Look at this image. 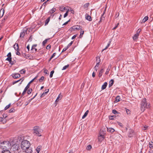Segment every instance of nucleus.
<instances>
[{
	"mask_svg": "<svg viewBox=\"0 0 153 153\" xmlns=\"http://www.w3.org/2000/svg\"><path fill=\"white\" fill-rule=\"evenodd\" d=\"M150 107V104L149 103L147 102L146 99H143L142 100L140 103V108L141 111L143 112L144 111L146 108H149Z\"/></svg>",
	"mask_w": 153,
	"mask_h": 153,
	"instance_id": "obj_1",
	"label": "nucleus"
},
{
	"mask_svg": "<svg viewBox=\"0 0 153 153\" xmlns=\"http://www.w3.org/2000/svg\"><path fill=\"white\" fill-rule=\"evenodd\" d=\"M30 143L27 140H24L21 143V147L23 150H26L27 148L30 147Z\"/></svg>",
	"mask_w": 153,
	"mask_h": 153,
	"instance_id": "obj_2",
	"label": "nucleus"
},
{
	"mask_svg": "<svg viewBox=\"0 0 153 153\" xmlns=\"http://www.w3.org/2000/svg\"><path fill=\"white\" fill-rule=\"evenodd\" d=\"M11 144L9 141H5L2 142L1 144V148L3 149L7 150L10 146Z\"/></svg>",
	"mask_w": 153,
	"mask_h": 153,
	"instance_id": "obj_3",
	"label": "nucleus"
},
{
	"mask_svg": "<svg viewBox=\"0 0 153 153\" xmlns=\"http://www.w3.org/2000/svg\"><path fill=\"white\" fill-rule=\"evenodd\" d=\"M33 134L35 135L38 136H41V134L43 132V130L38 127H35L33 129Z\"/></svg>",
	"mask_w": 153,
	"mask_h": 153,
	"instance_id": "obj_4",
	"label": "nucleus"
},
{
	"mask_svg": "<svg viewBox=\"0 0 153 153\" xmlns=\"http://www.w3.org/2000/svg\"><path fill=\"white\" fill-rule=\"evenodd\" d=\"M12 76L15 79L18 78L20 76V75L18 73L13 74H12Z\"/></svg>",
	"mask_w": 153,
	"mask_h": 153,
	"instance_id": "obj_5",
	"label": "nucleus"
},
{
	"mask_svg": "<svg viewBox=\"0 0 153 153\" xmlns=\"http://www.w3.org/2000/svg\"><path fill=\"white\" fill-rule=\"evenodd\" d=\"M104 139V136L102 134H101V133H100V134L98 136V141L101 142Z\"/></svg>",
	"mask_w": 153,
	"mask_h": 153,
	"instance_id": "obj_6",
	"label": "nucleus"
},
{
	"mask_svg": "<svg viewBox=\"0 0 153 153\" xmlns=\"http://www.w3.org/2000/svg\"><path fill=\"white\" fill-rule=\"evenodd\" d=\"M72 29L73 30H79L81 29V27L80 26H74L72 27Z\"/></svg>",
	"mask_w": 153,
	"mask_h": 153,
	"instance_id": "obj_7",
	"label": "nucleus"
},
{
	"mask_svg": "<svg viewBox=\"0 0 153 153\" xmlns=\"http://www.w3.org/2000/svg\"><path fill=\"white\" fill-rule=\"evenodd\" d=\"M23 150L25 151L26 153H32V150L31 148L30 147L27 148L26 150Z\"/></svg>",
	"mask_w": 153,
	"mask_h": 153,
	"instance_id": "obj_8",
	"label": "nucleus"
},
{
	"mask_svg": "<svg viewBox=\"0 0 153 153\" xmlns=\"http://www.w3.org/2000/svg\"><path fill=\"white\" fill-rule=\"evenodd\" d=\"M30 85H29V83H28L22 93V95H24L25 94L27 89L29 88Z\"/></svg>",
	"mask_w": 153,
	"mask_h": 153,
	"instance_id": "obj_9",
	"label": "nucleus"
},
{
	"mask_svg": "<svg viewBox=\"0 0 153 153\" xmlns=\"http://www.w3.org/2000/svg\"><path fill=\"white\" fill-rule=\"evenodd\" d=\"M107 131L110 133H112L115 131V130L114 128H107Z\"/></svg>",
	"mask_w": 153,
	"mask_h": 153,
	"instance_id": "obj_10",
	"label": "nucleus"
},
{
	"mask_svg": "<svg viewBox=\"0 0 153 153\" xmlns=\"http://www.w3.org/2000/svg\"><path fill=\"white\" fill-rule=\"evenodd\" d=\"M85 18L87 20L89 21H91L92 20L91 17L87 14H86L85 15Z\"/></svg>",
	"mask_w": 153,
	"mask_h": 153,
	"instance_id": "obj_11",
	"label": "nucleus"
},
{
	"mask_svg": "<svg viewBox=\"0 0 153 153\" xmlns=\"http://www.w3.org/2000/svg\"><path fill=\"white\" fill-rule=\"evenodd\" d=\"M89 4V3H85L82 6V7L84 9L87 10Z\"/></svg>",
	"mask_w": 153,
	"mask_h": 153,
	"instance_id": "obj_12",
	"label": "nucleus"
},
{
	"mask_svg": "<svg viewBox=\"0 0 153 153\" xmlns=\"http://www.w3.org/2000/svg\"><path fill=\"white\" fill-rule=\"evenodd\" d=\"M59 8L60 10L62 12H64L65 10H67V8H65V7L63 6L60 7Z\"/></svg>",
	"mask_w": 153,
	"mask_h": 153,
	"instance_id": "obj_13",
	"label": "nucleus"
},
{
	"mask_svg": "<svg viewBox=\"0 0 153 153\" xmlns=\"http://www.w3.org/2000/svg\"><path fill=\"white\" fill-rule=\"evenodd\" d=\"M107 85V82H105L102 85L101 87V89L102 90H103L105 89Z\"/></svg>",
	"mask_w": 153,
	"mask_h": 153,
	"instance_id": "obj_14",
	"label": "nucleus"
},
{
	"mask_svg": "<svg viewBox=\"0 0 153 153\" xmlns=\"http://www.w3.org/2000/svg\"><path fill=\"white\" fill-rule=\"evenodd\" d=\"M0 121L3 123H5L6 122V120L4 118L2 117H0Z\"/></svg>",
	"mask_w": 153,
	"mask_h": 153,
	"instance_id": "obj_15",
	"label": "nucleus"
},
{
	"mask_svg": "<svg viewBox=\"0 0 153 153\" xmlns=\"http://www.w3.org/2000/svg\"><path fill=\"white\" fill-rule=\"evenodd\" d=\"M148 19V17L147 16H145L144 19H143L142 21L141 22V23H145L146 21H147Z\"/></svg>",
	"mask_w": 153,
	"mask_h": 153,
	"instance_id": "obj_16",
	"label": "nucleus"
},
{
	"mask_svg": "<svg viewBox=\"0 0 153 153\" xmlns=\"http://www.w3.org/2000/svg\"><path fill=\"white\" fill-rule=\"evenodd\" d=\"M134 131L132 130H130L128 136L129 137H131L133 136V134Z\"/></svg>",
	"mask_w": 153,
	"mask_h": 153,
	"instance_id": "obj_17",
	"label": "nucleus"
},
{
	"mask_svg": "<svg viewBox=\"0 0 153 153\" xmlns=\"http://www.w3.org/2000/svg\"><path fill=\"white\" fill-rule=\"evenodd\" d=\"M49 91V89H46L45 90V92H44L41 95V97H44Z\"/></svg>",
	"mask_w": 153,
	"mask_h": 153,
	"instance_id": "obj_18",
	"label": "nucleus"
},
{
	"mask_svg": "<svg viewBox=\"0 0 153 153\" xmlns=\"http://www.w3.org/2000/svg\"><path fill=\"white\" fill-rule=\"evenodd\" d=\"M14 48L16 51V50H19V48L18 44L17 43H16L14 45Z\"/></svg>",
	"mask_w": 153,
	"mask_h": 153,
	"instance_id": "obj_19",
	"label": "nucleus"
},
{
	"mask_svg": "<svg viewBox=\"0 0 153 153\" xmlns=\"http://www.w3.org/2000/svg\"><path fill=\"white\" fill-rule=\"evenodd\" d=\"M120 101V97L119 96H117L114 102H119Z\"/></svg>",
	"mask_w": 153,
	"mask_h": 153,
	"instance_id": "obj_20",
	"label": "nucleus"
},
{
	"mask_svg": "<svg viewBox=\"0 0 153 153\" xmlns=\"http://www.w3.org/2000/svg\"><path fill=\"white\" fill-rule=\"evenodd\" d=\"M103 69H102L100 71L98 75V76L100 77L102 76V74L103 73Z\"/></svg>",
	"mask_w": 153,
	"mask_h": 153,
	"instance_id": "obj_21",
	"label": "nucleus"
},
{
	"mask_svg": "<svg viewBox=\"0 0 153 153\" xmlns=\"http://www.w3.org/2000/svg\"><path fill=\"white\" fill-rule=\"evenodd\" d=\"M4 9H1L0 10V16H1V17L3 16L4 14Z\"/></svg>",
	"mask_w": 153,
	"mask_h": 153,
	"instance_id": "obj_22",
	"label": "nucleus"
},
{
	"mask_svg": "<svg viewBox=\"0 0 153 153\" xmlns=\"http://www.w3.org/2000/svg\"><path fill=\"white\" fill-rule=\"evenodd\" d=\"M114 83V80L112 79H111L109 82V87H110L111 86H112L113 85V84Z\"/></svg>",
	"mask_w": 153,
	"mask_h": 153,
	"instance_id": "obj_23",
	"label": "nucleus"
},
{
	"mask_svg": "<svg viewBox=\"0 0 153 153\" xmlns=\"http://www.w3.org/2000/svg\"><path fill=\"white\" fill-rule=\"evenodd\" d=\"M88 112H89L88 111V110H87L85 112V113L84 115L82 117V119H84V118H85L86 117V116H87V114H88Z\"/></svg>",
	"mask_w": 153,
	"mask_h": 153,
	"instance_id": "obj_24",
	"label": "nucleus"
},
{
	"mask_svg": "<svg viewBox=\"0 0 153 153\" xmlns=\"http://www.w3.org/2000/svg\"><path fill=\"white\" fill-rule=\"evenodd\" d=\"M139 35L135 33L134 36H133V38L134 40H136L138 37V36H139Z\"/></svg>",
	"mask_w": 153,
	"mask_h": 153,
	"instance_id": "obj_25",
	"label": "nucleus"
},
{
	"mask_svg": "<svg viewBox=\"0 0 153 153\" xmlns=\"http://www.w3.org/2000/svg\"><path fill=\"white\" fill-rule=\"evenodd\" d=\"M149 147L151 149H153V142L152 141L149 143Z\"/></svg>",
	"mask_w": 153,
	"mask_h": 153,
	"instance_id": "obj_26",
	"label": "nucleus"
},
{
	"mask_svg": "<svg viewBox=\"0 0 153 153\" xmlns=\"http://www.w3.org/2000/svg\"><path fill=\"white\" fill-rule=\"evenodd\" d=\"M56 9L55 8H53L51 9L50 11V12L51 14H52L56 11Z\"/></svg>",
	"mask_w": 153,
	"mask_h": 153,
	"instance_id": "obj_27",
	"label": "nucleus"
},
{
	"mask_svg": "<svg viewBox=\"0 0 153 153\" xmlns=\"http://www.w3.org/2000/svg\"><path fill=\"white\" fill-rule=\"evenodd\" d=\"M2 153H10V152L8 150H4L2 151Z\"/></svg>",
	"mask_w": 153,
	"mask_h": 153,
	"instance_id": "obj_28",
	"label": "nucleus"
},
{
	"mask_svg": "<svg viewBox=\"0 0 153 153\" xmlns=\"http://www.w3.org/2000/svg\"><path fill=\"white\" fill-rule=\"evenodd\" d=\"M40 148L41 147L40 146H38L36 148V150L37 153H39L40 150Z\"/></svg>",
	"mask_w": 153,
	"mask_h": 153,
	"instance_id": "obj_29",
	"label": "nucleus"
},
{
	"mask_svg": "<svg viewBox=\"0 0 153 153\" xmlns=\"http://www.w3.org/2000/svg\"><path fill=\"white\" fill-rule=\"evenodd\" d=\"M111 43V41H109V42L108 43L107 45L106 46L105 48L104 49L102 50L103 51L104 50H105L106 49L108 48V47L109 46L110 44Z\"/></svg>",
	"mask_w": 153,
	"mask_h": 153,
	"instance_id": "obj_30",
	"label": "nucleus"
},
{
	"mask_svg": "<svg viewBox=\"0 0 153 153\" xmlns=\"http://www.w3.org/2000/svg\"><path fill=\"white\" fill-rule=\"evenodd\" d=\"M84 33V31L83 30H81V32H80V36H79V37L80 38H81L82 37V35H83V34Z\"/></svg>",
	"mask_w": 153,
	"mask_h": 153,
	"instance_id": "obj_31",
	"label": "nucleus"
},
{
	"mask_svg": "<svg viewBox=\"0 0 153 153\" xmlns=\"http://www.w3.org/2000/svg\"><path fill=\"white\" fill-rule=\"evenodd\" d=\"M54 71L53 70L51 71V72L50 75V78H51L52 77L53 74V73H54Z\"/></svg>",
	"mask_w": 153,
	"mask_h": 153,
	"instance_id": "obj_32",
	"label": "nucleus"
},
{
	"mask_svg": "<svg viewBox=\"0 0 153 153\" xmlns=\"http://www.w3.org/2000/svg\"><path fill=\"white\" fill-rule=\"evenodd\" d=\"M48 40V39H46L43 42L42 45L44 46L46 44Z\"/></svg>",
	"mask_w": 153,
	"mask_h": 153,
	"instance_id": "obj_33",
	"label": "nucleus"
},
{
	"mask_svg": "<svg viewBox=\"0 0 153 153\" xmlns=\"http://www.w3.org/2000/svg\"><path fill=\"white\" fill-rule=\"evenodd\" d=\"M92 148L91 145H89L87 146L86 149L88 150H90Z\"/></svg>",
	"mask_w": 153,
	"mask_h": 153,
	"instance_id": "obj_34",
	"label": "nucleus"
},
{
	"mask_svg": "<svg viewBox=\"0 0 153 153\" xmlns=\"http://www.w3.org/2000/svg\"><path fill=\"white\" fill-rule=\"evenodd\" d=\"M141 29H140V28L138 29V30H137L136 33L139 35V33H140V32H141Z\"/></svg>",
	"mask_w": 153,
	"mask_h": 153,
	"instance_id": "obj_35",
	"label": "nucleus"
},
{
	"mask_svg": "<svg viewBox=\"0 0 153 153\" xmlns=\"http://www.w3.org/2000/svg\"><path fill=\"white\" fill-rule=\"evenodd\" d=\"M20 72L21 74H25V70L24 69H22L20 71Z\"/></svg>",
	"mask_w": 153,
	"mask_h": 153,
	"instance_id": "obj_36",
	"label": "nucleus"
},
{
	"mask_svg": "<svg viewBox=\"0 0 153 153\" xmlns=\"http://www.w3.org/2000/svg\"><path fill=\"white\" fill-rule=\"evenodd\" d=\"M97 63H100V58L99 57H97Z\"/></svg>",
	"mask_w": 153,
	"mask_h": 153,
	"instance_id": "obj_37",
	"label": "nucleus"
},
{
	"mask_svg": "<svg viewBox=\"0 0 153 153\" xmlns=\"http://www.w3.org/2000/svg\"><path fill=\"white\" fill-rule=\"evenodd\" d=\"M27 28H25L23 29L22 32L25 34H26L27 33Z\"/></svg>",
	"mask_w": 153,
	"mask_h": 153,
	"instance_id": "obj_38",
	"label": "nucleus"
},
{
	"mask_svg": "<svg viewBox=\"0 0 153 153\" xmlns=\"http://www.w3.org/2000/svg\"><path fill=\"white\" fill-rule=\"evenodd\" d=\"M50 21V19L49 18H48L45 21V25H46L48 24V23L49 21Z\"/></svg>",
	"mask_w": 153,
	"mask_h": 153,
	"instance_id": "obj_39",
	"label": "nucleus"
},
{
	"mask_svg": "<svg viewBox=\"0 0 153 153\" xmlns=\"http://www.w3.org/2000/svg\"><path fill=\"white\" fill-rule=\"evenodd\" d=\"M56 53H54L53 54V55H52V56H51V57L50 58L49 60L50 61L51 60L53 57H54L56 55Z\"/></svg>",
	"mask_w": 153,
	"mask_h": 153,
	"instance_id": "obj_40",
	"label": "nucleus"
},
{
	"mask_svg": "<svg viewBox=\"0 0 153 153\" xmlns=\"http://www.w3.org/2000/svg\"><path fill=\"white\" fill-rule=\"evenodd\" d=\"M10 104H9V105H7L4 108V110H7V109H8L9 107H10Z\"/></svg>",
	"mask_w": 153,
	"mask_h": 153,
	"instance_id": "obj_41",
	"label": "nucleus"
},
{
	"mask_svg": "<svg viewBox=\"0 0 153 153\" xmlns=\"http://www.w3.org/2000/svg\"><path fill=\"white\" fill-rule=\"evenodd\" d=\"M61 96H62L61 95V94H59V95L57 97V99H56V102H58V101L60 97Z\"/></svg>",
	"mask_w": 153,
	"mask_h": 153,
	"instance_id": "obj_42",
	"label": "nucleus"
},
{
	"mask_svg": "<svg viewBox=\"0 0 153 153\" xmlns=\"http://www.w3.org/2000/svg\"><path fill=\"white\" fill-rule=\"evenodd\" d=\"M7 115L6 114H3L2 115V117L5 119L6 117H7Z\"/></svg>",
	"mask_w": 153,
	"mask_h": 153,
	"instance_id": "obj_43",
	"label": "nucleus"
},
{
	"mask_svg": "<svg viewBox=\"0 0 153 153\" xmlns=\"http://www.w3.org/2000/svg\"><path fill=\"white\" fill-rule=\"evenodd\" d=\"M25 34L23 32H21L20 34V37H23L25 36Z\"/></svg>",
	"mask_w": 153,
	"mask_h": 153,
	"instance_id": "obj_44",
	"label": "nucleus"
},
{
	"mask_svg": "<svg viewBox=\"0 0 153 153\" xmlns=\"http://www.w3.org/2000/svg\"><path fill=\"white\" fill-rule=\"evenodd\" d=\"M32 91V89L31 88H30L29 89V90L27 91V94H30L31 92Z\"/></svg>",
	"mask_w": 153,
	"mask_h": 153,
	"instance_id": "obj_45",
	"label": "nucleus"
},
{
	"mask_svg": "<svg viewBox=\"0 0 153 153\" xmlns=\"http://www.w3.org/2000/svg\"><path fill=\"white\" fill-rule=\"evenodd\" d=\"M104 16L103 14H102V16L100 18V20L99 21V22H101L102 20L104 18Z\"/></svg>",
	"mask_w": 153,
	"mask_h": 153,
	"instance_id": "obj_46",
	"label": "nucleus"
},
{
	"mask_svg": "<svg viewBox=\"0 0 153 153\" xmlns=\"http://www.w3.org/2000/svg\"><path fill=\"white\" fill-rule=\"evenodd\" d=\"M69 66V65H65L63 67V68L62 69V70H64L66 69Z\"/></svg>",
	"mask_w": 153,
	"mask_h": 153,
	"instance_id": "obj_47",
	"label": "nucleus"
},
{
	"mask_svg": "<svg viewBox=\"0 0 153 153\" xmlns=\"http://www.w3.org/2000/svg\"><path fill=\"white\" fill-rule=\"evenodd\" d=\"M11 59H12L11 57H8L7 58L6 60L9 62L10 61H11Z\"/></svg>",
	"mask_w": 153,
	"mask_h": 153,
	"instance_id": "obj_48",
	"label": "nucleus"
},
{
	"mask_svg": "<svg viewBox=\"0 0 153 153\" xmlns=\"http://www.w3.org/2000/svg\"><path fill=\"white\" fill-rule=\"evenodd\" d=\"M15 111V109L13 108H11L9 111L10 113L14 112Z\"/></svg>",
	"mask_w": 153,
	"mask_h": 153,
	"instance_id": "obj_49",
	"label": "nucleus"
},
{
	"mask_svg": "<svg viewBox=\"0 0 153 153\" xmlns=\"http://www.w3.org/2000/svg\"><path fill=\"white\" fill-rule=\"evenodd\" d=\"M36 45H33L32 47V49H34L35 50V51H36V49L35 48L36 47Z\"/></svg>",
	"mask_w": 153,
	"mask_h": 153,
	"instance_id": "obj_50",
	"label": "nucleus"
},
{
	"mask_svg": "<svg viewBox=\"0 0 153 153\" xmlns=\"http://www.w3.org/2000/svg\"><path fill=\"white\" fill-rule=\"evenodd\" d=\"M51 47V45H49L47 46L46 47V48L47 49L49 50L50 49Z\"/></svg>",
	"mask_w": 153,
	"mask_h": 153,
	"instance_id": "obj_51",
	"label": "nucleus"
},
{
	"mask_svg": "<svg viewBox=\"0 0 153 153\" xmlns=\"http://www.w3.org/2000/svg\"><path fill=\"white\" fill-rule=\"evenodd\" d=\"M44 79V77L43 76H42L41 77V78L39 79V81L40 82H41L42 80H43Z\"/></svg>",
	"mask_w": 153,
	"mask_h": 153,
	"instance_id": "obj_52",
	"label": "nucleus"
},
{
	"mask_svg": "<svg viewBox=\"0 0 153 153\" xmlns=\"http://www.w3.org/2000/svg\"><path fill=\"white\" fill-rule=\"evenodd\" d=\"M31 100H29L28 101H26L25 102V105H27L30 102Z\"/></svg>",
	"mask_w": 153,
	"mask_h": 153,
	"instance_id": "obj_53",
	"label": "nucleus"
},
{
	"mask_svg": "<svg viewBox=\"0 0 153 153\" xmlns=\"http://www.w3.org/2000/svg\"><path fill=\"white\" fill-rule=\"evenodd\" d=\"M73 42L71 41L69 44H68V45L67 47H68V48H69V47L71 46L72 45V44H73Z\"/></svg>",
	"mask_w": 153,
	"mask_h": 153,
	"instance_id": "obj_54",
	"label": "nucleus"
},
{
	"mask_svg": "<svg viewBox=\"0 0 153 153\" xmlns=\"http://www.w3.org/2000/svg\"><path fill=\"white\" fill-rule=\"evenodd\" d=\"M69 11H71V13L74 14V11L73 9H72V8H69Z\"/></svg>",
	"mask_w": 153,
	"mask_h": 153,
	"instance_id": "obj_55",
	"label": "nucleus"
},
{
	"mask_svg": "<svg viewBox=\"0 0 153 153\" xmlns=\"http://www.w3.org/2000/svg\"><path fill=\"white\" fill-rule=\"evenodd\" d=\"M68 48V47H67L66 48H64L62 50V52L65 51Z\"/></svg>",
	"mask_w": 153,
	"mask_h": 153,
	"instance_id": "obj_56",
	"label": "nucleus"
},
{
	"mask_svg": "<svg viewBox=\"0 0 153 153\" xmlns=\"http://www.w3.org/2000/svg\"><path fill=\"white\" fill-rule=\"evenodd\" d=\"M16 54L17 55H19V56L20 55V53L19 51V50H16Z\"/></svg>",
	"mask_w": 153,
	"mask_h": 153,
	"instance_id": "obj_57",
	"label": "nucleus"
},
{
	"mask_svg": "<svg viewBox=\"0 0 153 153\" xmlns=\"http://www.w3.org/2000/svg\"><path fill=\"white\" fill-rule=\"evenodd\" d=\"M20 80H20H17V81H15L13 82V85H14V84H15L16 83H17V82H19Z\"/></svg>",
	"mask_w": 153,
	"mask_h": 153,
	"instance_id": "obj_58",
	"label": "nucleus"
},
{
	"mask_svg": "<svg viewBox=\"0 0 153 153\" xmlns=\"http://www.w3.org/2000/svg\"><path fill=\"white\" fill-rule=\"evenodd\" d=\"M68 13L67 12H66V13L64 15V17L65 18L68 15Z\"/></svg>",
	"mask_w": 153,
	"mask_h": 153,
	"instance_id": "obj_59",
	"label": "nucleus"
},
{
	"mask_svg": "<svg viewBox=\"0 0 153 153\" xmlns=\"http://www.w3.org/2000/svg\"><path fill=\"white\" fill-rule=\"evenodd\" d=\"M119 25V23H117V25H116V26L114 27V28H113V30L115 29L117 27H118Z\"/></svg>",
	"mask_w": 153,
	"mask_h": 153,
	"instance_id": "obj_60",
	"label": "nucleus"
},
{
	"mask_svg": "<svg viewBox=\"0 0 153 153\" xmlns=\"http://www.w3.org/2000/svg\"><path fill=\"white\" fill-rule=\"evenodd\" d=\"M11 55L10 52H9L7 55V56L9 57H11Z\"/></svg>",
	"mask_w": 153,
	"mask_h": 153,
	"instance_id": "obj_61",
	"label": "nucleus"
},
{
	"mask_svg": "<svg viewBox=\"0 0 153 153\" xmlns=\"http://www.w3.org/2000/svg\"><path fill=\"white\" fill-rule=\"evenodd\" d=\"M112 112L114 114H115L116 113H117V111L115 110H112Z\"/></svg>",
	"mask_w": 153,
	"mask_h": 153,
	"instance_id": "obj_62",
	"label": "nucleus"
},
{
	"mask_svg": "<svg viewBox=\"0 0 153 153\" xmlns=\"http://www.w3.org/2000/svg\"><path fill=\"white\" fill-rule=\"evenodd\" d=\"M148 128V126H145L143 128V130H146Z\"/></svg>",
	"mask_w": 153,
	"mask_h": 153,
	"instance_id": "obj_63",
	"label": "nucleus"
},
{
	"mask_svg": "<svg viewBox=\"0 0 153 153\" xmlns=\"http://www.w3.org/2000/svg\"><path fill=\"white\" fill-rule=\"evenodd\" d=\"M118 125L119 126H121V127L123 126V124L121 123L118 122Z\"/></svg>",
	"mask_w": 153,
	"mask_h": 153,
	"instance_id": "obj_64",
	"label": "nucleus"
}]
</instances>
